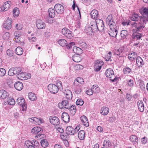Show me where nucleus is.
<instances>
[{"instance_id": "f257e3e1", "label": "nucleus", "mask_w": 148, "mask_h": 148, "mask_svg": "<svg viewBox=\"0 0 148 148\" xmlns=\"http://www.w3.org/2000/svg\"><path fill=\"white\" fill-rule=\"evenodd\" d=\"M148 20V18H146V17H143L139 22L138 21L131 22L132 27L136 28L139 31H140L143 29L145 27L144 24L147 23Z\"/></svg>"}, {"instance_id": "f03ea898", "label": "nucleus", "mask_w": 148, "mask_h": 148, "mask_svg": "<svg viewBox=\"0 0 148 148\" xmlns=\"http://www.w3.org/2000/svg\"><path fill=\"white\" fill-rule=\"evenodd\" d=\"M105 74L106 77L110 78V80L113 82H115L118 79V78L115 77L113 70L111 69L106 70Z\"/></svg>"}, {"instance_id": "7ed1b4c3", "label": "nucleus", "mask_w": 148, "mask_h": 148, "mask_svg": "<svg viewBox=\"0 0 148 148\" xmlns=\"http://www.w3.org/2000/svg\"><path fill=\"white\" fill-rule=\"evenodd\" d=\"M79 129V127H77L74 129L71 126H69L66 129V133L67 134L73 135L77 133Z\"/></svg>"}, {"instance_id": "20e7f679", "label": "nucleus", "mask_w": 148, "mask_h": 148, "mask_svg": "<svg viewBox=\"0 0 148 148\" xmlns=\"http://www.w3.org/2000/svg\"><path fill=\"white\" fill-rule=\"evenodd\" d=\"M16 103L18 105L22 106V110L23 111L26 110L27 106L24 98L22 97L18 98L16 100Z\"/></svg>"}, {"instance_id": "39448f33", "label": "nucleus", "mask_w": 148, "mask_h": 148, "mask_svg": "<svg viewBox=\"0 0 148 148\" xmlns=\"http://www.w3.org/2000/svg\"><path fill=\"white\" fill-rule=\"evenodd\" d=\"M111 16L109 15L106 19V23L110 27V29H116V26L113 20L111 18Z\"/></svg>"}, {"instance_id": "423d86ee", "label": "nucleus", "mask_w": 148, "mask_h": 148, "mask_svg": "<svg viewBox=\"0 0 148 148\" xmlns=\"http://www.w3.org/2000/svg\"><path fill=\"white\" fill-rule=\"evenodd\" d=\"M62 32L63 35L69 39H71L73 36L72 32L66 28L62 29Z\"/></svg>"}, {"instance_id": "0eeeda50", "label": "nucleus", "mask_w": 148, "mask_h": 148, "mask_svg": "<svg viewBox=\"0 0 148 148\" xmlns=\"http://www.w3.org/2000/svg\"><path fill=\"white\" fill-rule=\"evenodd\" d=\"M96 22L97 30L100 32L103 31L104 28V26L103 21L100 19H96Z\"/></svg>"}, {"instance_id": "6e6552de", "label": "nucleus", "mask_w": 148, "mask_h": 148, "mask_svg": "<svg viewBox=\"0 0 148 148\" xmlns=\"http://www.w3.org/2000/svg\"><path fill=\"white\" fill-rule=\"evenodd\" d=\"M104 64V62L101 60H97L96 61L95 63L94 71L97 72L99 71Z\"/></svg>"}, {"instance_id": "1a4fd4ad", "label": "nucleus", "mask_w": 148, "mask_h": 148, "mask_svg": "<svg viewBox=\"0 0 148 148\" xmlns=\"http://www.w3.org/2000/svg\"><path fill=\"white\" fill-rule=\"evenodd\" d=\"M68 99L64 100L60 103L58 104L59 107L61 109L64 108H69L70 107L71 105L69 103Z\"/></svg>"}, {"instance_id": "9d476101", "label": "nucleus", "mask_w": 148, "mask_h": 148, "mask_svg": "<svg viewBox=\"0 0 148 148\" xmlns=\"http://www.w3.org/2000/svg\"><path fill=\"white\" fill-rule=\"evenodd\" d=\"M48 88L49 91L52 93H56L58 91V87L53 84H50L48 86Z\"/></svg>"}, {"instance_id": "9b49d317", "label": "nucleus", "mask_w": 148, "mask_h": 148, "mask_svg": "<svg viewBox=\"0 0 148 148\" xmlns=\"http://www.w3.org/2000/svg\"><path fill=\"white\" fill-rule=\"evenodd\" d=\"M12 19L11 18H8L7 20H6L3 24V27L6 29H10L12 26Z\"/></svg>"}, {"instance_id": "f8f14e48", "label": "nucleus", "mask_w": 148, "mask_h": 148, "mask_svg": "<svg viewBox=\"0 0 148 148\" xmlns=\"http://www.w3.org/2000/svg\"><path fill=\"white\" fill-rule=\"evenodd\" d=\"M54 8L56 12L58 14H62L64 11L63 6L60 4H56L54 6Z\"/></svg>"}, {"instance_id": "ddd939ff", "label": "nucleus", "mask_w": 148, "mask_h": 148, "mask_svg": "<svg viewBox=\"0 0 148 148\" xmlns=\"http://www.w3.org/2000/svg\"><path fill=\"white\" fill-rule=\"evenodd\" d=\"M49 120L51 123L54 125L57 126L60 124L59 119L56 116H50Z\"/></svg>"}, {"instance_id": "4468645a", "label": "nucleus", "mask_w": 148, "mask_h": 148, "mask_svg": "<svg viewBox=\"0 0 148 148\" xmlns=\"http://www.w3.org/2000/svg\"><path fill=\"white\" fill-rule=\"evenodd\" d=\"M42 130L41 128L39 127H34L32 130V132L35 134H38V136H40V134L42 133Z\"/></svg>"}, {"instance_id": "2eb2a0df", "label": "nucleus", "mask_w": 148, "mask_h": 148, "mask_svg": "<svg viewBox=\"0 0 148 148\" xmlns=\"http://www.w3.org/2000/svg\"><path fill=\"white\" fill-rule=\"evenodd\" d=\"M29 121L32 123L35 124H40L43 122V120L42 119H38L36 117H34L33 119H30Z\"/></svg>"}, {"instance_id": "dca6fc26", "label": "nucleus", "mask_w": 148, "mask_h": 148, "mask_svg": "<svg viewBox=\"0 0 148 148\" xmlns=\"http://www.w3.org/2000/svg\"><path fill=\"white\" fill-rule=\"evenodd\" d=\"M62 119L65 123H66L69 122L70 121V117L68 114L65 112H63L61 116Z\"/></svg>"}, {"instance_id": "f3484780", "label": "nucleus", "mask_w": 148, "mask_h": 148, "mask_svg": "<svg viewBox=\"0 0 148 148\" xmlns=\"http://www.w3.org/2000/svg\"><path fill=\"white\" fill-rule=\"evenodd\" d=\"M142 17H143L140 16L138 14L134 13L130 16V19L132 21L137 22L139 20H140Z\"/></svg>"}, {"instance_id": "a211bd4d", "label": "nucleus", "mask_w": 148, "mask_h": 148, "mask_svg": "<svg viewBox=\"0 0 148 148\" xmlns=\"http://www.w3.org/2000/svg\"><path fill=\"white\" fill-rule=\"evenodd\" d=\"M36 26L38 29H41L45 28V25L44 22L40 19H38L37 20Z\"/></svg>"}, {"instance_id": "6ab92c4d", "label": "nucleus", "mask_w": 148, "mask_h": 148, "mask_svg": "<svg viewBox=\"0 0 148 148\" xmlns=\"http://www.w3.org/2000/svg\"><path fill=\"white\" fill-rule=\"evenodd\" d=\"M11 4V2L10 1L5 2L3 6L1 8V10H3V11H7L10 8Z\"/></svg>"}, {"instance_id": "aec40b11", "label": "nucleus", "mask_w": 148, "mask_h": 148, "mask_svg": "<svg viewBox=\"0 0 148 148\" xmlns=\"http://www.w3.org/2000/svg\"><path fill=\"white\" fill-rule=\"evenodd\" d=\"M80 119L83 124L86 127L89 126L88 121L87 117L83 115L81 116Z\"/></svg>"}, {"instance_id": "412c9836", "label": "nucleus", "mask_w": 148, "mask_h": 148, "mask_svg": "<svg viewBox=\"0 0 148 148\" xmlns=\"http://www.w3.org/2000/svg\"><path fill=\"white\" fill-rule=\"evenodd\" d=\"M15 88L18 90H21L23 88V83L20 82H15L14 84Z\"/></svg>"}, {"instance_id": "4be33fe9", "label": "nucleus", "mask_w": 148, "mask_h": 148, "mask_svg": "<svg viewBox=\"0 0 148 148\" xmlns=\"http://www.w3.org/2000/svg\"><path fill=\"white\" fill-rule=\"evenodd\" d=\"M14 36L15 41L16 42H18L20 40L21 34H19L18 31H15L13 32Z\"/></svg>"}, {"instance_id": "5701e85b", "label": "nucleus", "mask_w": 148, "mask_h": 148, "mask_svg": "<svg viewBox=\"0 0 148 148\" xmlns=\"http://www.w3.org/2000/svg\"><path fill=\"white\" fill-rule=\"evenodd\" d=\"M64 94L67 99L71 100L72 97V94L71 90L69 89L66 90L64 92Z\"/></svg>"}, {"instance_id": "b1692460", "label": "nucleus", "mask_w": 148, "mask_h": 148, "mask_svg": "<svg viewBox=\"0 0 148 148\" xmlns=\"http://www.w3.org/2000/svg\"><path fill=\"white\" fill-rule=\"evenodd\" d=\"M139 110L141 112L144 111V107L143 102L141 100H139L137 102Z\"/></svg>"}, {"instance_id": "393cba45", "label": "nucleus", "mask_w": 148, "mask_h": 148, "mask_svg": "<svg viewBox=\"0 0 148 148\" xmlns=\"http://www.w3.org/2000/svg\"><path fill=\"white\" fill-rule=\"evenodd\" d=\"M136 60L138 67H142L144 65L143 60L140 56L137 57Z\"/></svg>"}, {"instance_id": "a878e982", "label": "nucleus", "mask_w": 148, "mask_h": 148, "mask_svg": "<svg viewBox=\"0 0 148 148\" xmlns=\"http://www.w3.org/2000/svg\"><path fill=\"white\" fill-rule=\"evenodd\" d=\"M109 112V108L106 107H103L101 108L100 113L103 115H107Z\"/></svg>"}, {"instance_id": "bb28decb", "label": "nucleus", "mask_w": 148, "mask_h": 148, "mask_svg": "<svg viewBox=\"0 0 148 148\" xmlns=\"http://www.w3.org/2000/svg\"><path fill=\"white\" fill-rule=\"evenodd\" d=\"M73 50L74 52L76 53V55H80L83 52V50L82 49L76 46L73 47Z\"/></svg>"}, {"instance_id": "cd10ccee", "label": "nucleus", "mask_w": 148, "mask_h": 148, "mask_svg": "<svg viewBox=\"0 0 148 148\" xmlns=\"http://www.w3.org/2000/svg\"><path fill=\"white\" fill-rule=\"evenodd\" d=\"M68 109V111L72 115H73L75 114L76 111V108L75 105H71L70 107Z\"/></svg>"}, {"instance_id": "c85d7f7f", "label": "nucleus", "mask_w": 148, "mask_h": 148, "mask_svg": "<svg viewBox=\"0 0 148 148\" xmlns=\"http://www.w3.org/2000/svg\"><path fill=\"white\" fill-rule=\"evenodd\" d=\"M84 82V80L83 79L78 77L74 81L73 83L74 85L77 86L80 84H83Z\"/></svg>"}, {"instance_id": "c756f323", "label": "nucleus", "mask_w": 148, "mask_h": 148, "mask_svg": "<svg viewBox=\"0 0 148 148\" xmlns=\"http://www.w3.org/2000/svg\"><path fill=\"white\" fill-rule=\"evenodd\" d=\"M8 96V94L6 91L3 90H0V98L5 99Z\"/></svg>"}, {"instance_id": "7c9ffc66", "label": "nucleus", "mask_w": 148, "mask_h": 148, "mask_svg": "<svg viewBox=\"0 0 148 148\" xmlns=\"http://www.w3.org/2000/svg\"><path fill=\"white\" fill-rule=\"evenodd\" d=\"M96 23V20L95 21H91L90 23V26L94 32L97 31V30Z\"/></svg>"}, {"instance_id": "2f4dec72", "label": "nucleus", "mask_w": 148, "mask_h": 148, "mask_svg": "<svg viewBox=\"0 0 148 148\" xmlns=\"http://www.w3.org/2000/svg\"><path fill=\"white\" fill-rule=\"evenodd\" d=\"M78 137L81 140H83L85 138V133L84 130H81L78 133Z\"/></svg>"}, {"instance_id": "473e14b6", "label": "nucleus", "mask_w": 148, "mask_h": 148, "mask_svg": "<svg viewBox=\"0 0 148 148\" xmlns=\"http://www.w3.org/2000/svg\"><path fill=\"white\" fill-rule=\"evenodd\" d=\"M91 18L93 19L97 18L98 16V12L96 10H92L90 13Z\"/></svg>"}, {"instance_id": "72a5a7b5", "label": "nucleus", "mask_w": 148, "mask_h": 148, "mask_svg": "<svg viewBox=\"0 0 148 148\" xmlns=\"http://www.w3.org/2000/svg\"><path fill=\"white\" fill-rule=\"evenodd\" d=\"M140 12L143 15V17H147L148 16V7L144 8L140 10Z\"/></svg>"}, {"instance_id": "f704fd0d", "label": "nucleus", "mask_w": 148, "mask_h": 148, "mask_svg": "<svg viewBox=\"0 0 148 148\" xmlns=\"http://www.w3.org/2000/svg\"><path fill=\"white\" fill-rule=\"evenodd\" d=\"M16 77L18 79L21 80H23L26 79L25 73L21 71L16 75Z\"/></svg>"}, {"instance_id": "c9c22d12", "label": "nucleus", "mask_w": 148, "mask_h": 148, "mask_svg": "<svg viewBox=\"0 0 148 148\" xmlns=\"http://www.w3.org/2000/svg\"><path fill=\"white\" fill-rule=\"evenodd\" d=\"M130 140L131 141L134 143L135 144H138V139L137 137L135 135L131 136L130 137Z\"/></svg>"}, {"instance_id": "e433bc0d", "label": "nucleus", "mask_w": 148, "mask_h": 148, "mask_svg": "<svg viewBox=\"0 0 148 148\" xmlns=\"http://www.w3.org/2000/svg\"><path fill=\"white\" fill-rule=\"evenodd\" d=\"M136 53L135 52H134L129 54L128 58L130 60L133 61L136 59Z\"/></svg>"}, {"instance_id": "4c0bfd02", "label": "nucleus", "mask_w": 148, "mask_h": 148, "mask_svg": "<svg viewBox=\"0 0 148 148\" xmlns=\"http://www.w3.org/2000/svg\"><path fill=\"white\" fill-rule=\"evenodd\" d=\"M29 99L32 101H35L36 99V95L34 93L30 92L28 94Z\"/></svg>"}, {"instance_id": "58836bf2", "label": "nucleus", "mask_w": 148, "mask_h": 148, "mask_svg": "<svg viewBox=\"0 0 148 148\" xmlns=\"http://www.w3.org/2000/svg\"><path fill=\"white\" fill-rule=\"evenodd\" d=\"M54 9L53 8H50L49 9L48 12L49 16L51 18L54 17L55 16V12Z\"/></svg>"}, {"instance_id": "ea45409f", "label": "nucleus", "mask_w": 148, "mask_h": 148, "mask_svg": "<svg viewBox=\"0 0 148 148\" xmlns=\"http://www.w3.org/2000/svg\"><path fill=\"white\" fill-rule=\"evenodd\" d=\"M129 33L127 31L125 30H123L121 31L120 35L123 38H125L126 36L128 35Z\"/></svg>"}, {"instance_id": "a19ab883", "label": "nucleus", "mask_w": 148, "mask_h": 148, "mask_svg": "<svg viewBox=\"0 0 148 148\" xmlns=\"http://www.w3.org/2000/svg\"><path fill=\"white\" fill-rule=\"evenodd\" d=\"M32 143L33 148H38L40 145L39 143L36 140H33Z\"/></svg>"}, {"instance_id": "79ce46f5", "label": "nucleus", "mask_w": 148, "mask_h": 148, "mask_svg": "<svg viewBox=\"0 0 148 148\" xmlns=\"http://www.w3.org/2000/svg\"><path fill=\"white\" fill-rule=\"evenodd\" d=\"M117 34V31L116 29H110L109 34L113 37H116Z\"/></svg>"}, {"instance_id": "37998d69", "label": "nucleus", "mask_w": 148, "mask_h": 148, "mask_svg": "<svg viewBox=\"0 0 148 148\" xmlns=\"http://www.w3.org/2000/svg\"><path fill=\"white\" fill-rule=\"evenodd\" d=\"M23 49L20 47H18L16 49V54L18 55H21L23 53Z\"/></svg>"}, {"instance_id": "c03bdc74", "label": "nucleus", "mask_w": 148, "mask_h": 148, "mask_svg": "<svg viewBox=\"0 0 148 148\" xmlns=\"http://www.w3.org/2000/svg\"><path fill=\"white\" fill-rule=\"evenodd\" d=\"M73 60L75 62H78L81 61V58L79 55H76L73 56Z\"/></svg>"}, {"instance_id": "a18cd8bd", "label": "nucleus", "mask_w": 148, "mask_h": 148, "mask_svg": "<svg viewBox=\"0 0 148 148\" xmlns=\"http://www.w3.org/2000/svg\"><path fill=\"white\" fill-rule=\"evenodd\" d=\"M142 34L140 33H137L136 34H132V38L134 40H137L141 38Z\"/></svg>"}, {"instance_id": "49530a36", "label": "nucleus", "mask_w": 148, "mask_h": 148, "mask_svg": "<svg viewBox=\"0 0 148 148\" xmlns=\"http://www.w3.org/2000/svg\"><path fill=\"white\" fill-rule=\"evenodd\" d=\"M58 42L59 45L62 47L66 45L67 43L66 41L64 39L59 40Z\"/></svg>"}, {"instance_id": "de8ad7c7", "label": "nucleus", "mask_w": 148, "mask_h": 148, "mask_svg": "<svg viewBox=\"0 0 148 148\" xmlns=\"http://www.w3.org/2000/svg\"><path fill=\"white\" fill-rule=\"evenodd\" d=\"M82 91V89L81 87H76L74 89V91L75 94H80Z\"/></svg>"}, {"instance_id": "09e8293b", "label": "nucleus", "mask_w": 148, "mask_h": 148, "mask_svg": "<svg viewBox=\"0 0 148 148\" xmlns=\"http://www.w3.org/2000/svg\"><path fill=\"white\" fill-rule=\"evenodd\" d=\"M91 89L93 93H98L99 91V88L97 86L93 85L92 86Z\"/></svg>"}, {"instance_id": "8fccbe9b", "label": "nucleus", "mask_w": 148, "mask_h": 148, "mask_svg": "<svg viewBox=\"0 0 148 148\" xmlns=\"http://www.w3.org/2000/svg\"><path fill=\"white\" fill-rule=\"evenodd\" d=\"M123 51V48H119L115 50L114 51V54L117 55H119Z\"/></svg>"}, {"instance_id": "3c124183", "label": "nucleus", "mask_w": 148, "mask_h": 148, "mask_svg": "<svg viewBox=\"0 0 148 148\" xmlns=\"http://www.w3.org/2000/svg\"><path fill=\"white\" fill-rule=\"evenodd\" d=\"M85 31L86 33L89 34H90V33H92V32H94L90 26H86L85 29Z\"/></svg>"}, {"instance_id": "603ef678", "label": "nucleus", "mask_w": 148, "mask_h": 148, "mask_svg": "<svg viewBox=\"0 0 148 148\" xmlns=\"http://www.w3.org/2000/svg\"><path fill=\"white\" fill-rule=\"evenodd\" d=\"M124 74H127L130 73L131 71V69L128 67H125L123 69Z\"/></svg>"}, {"instance_id": "864d4df0", "label": "nucleus", "mask_w": 148, "mask_h": 148, "mask_svg": "<svg viewBox=\"0 0 148 148\" xmlns=\"http://www.w3.org/2000/svg\"><path fill=\"white\" fill-rule=\"evenodd\" d=\"M40 143L41 146L45 148L48 145V143L46 140H41Z\"/></svg>"}, {"instance_id": "5fc2aeb1", "label": "nucleus", "mask_w": 148, "mask_h": 148, "mask_svg": "<svg viewBox=\"0 0 148 148\" xmlns=\"http://www.w3.org/2000/svg\"><path fill=\"white\" fill-rule=\"evenodd\" d=\"M14 69V74H18L21 71V69L20 67L13 68Z\"/></svg>"}, {"instance_id": "6e6d98bb", "label": "nucleus", "mask_w": 148, "mask_h": 148, "mask_svg": "<svg viewBox=\"0 0 148 148\" xmlns=\"http://www.w3.org/2000/svg\"><path fill=\"white\" fill-rule=\"evenodd\" d=\"M8 103L10 105H14L15 103L14 100L12 98H9L8 100Z\"/></svg>"}, {"instance_id": "4d7b16f0", "label": "nucleus", "mask_w": 148, "mask_h": 148, "mask_svg": "<svg viewBox=\"0 0 148 148\" xmlns=\"http://www.w3.org/2000/svg\"><path fill=\"white\" fill-rule=\"evenodd\" d=\"M13 15L14 16H18L19 14L18 9L17 8H14L13 11Z\"/></svg>"}, {"instance_id": "13d9d810", "label": "nucleus", "mask_w": 148, "mask_h": 148, "mask_svg": "<svg viewBox=\"0 0 148 148\" xmlns=\"http://www.w3.org/2000/svg\"><path fill=\"white\" fill-rule=\"evenodd\" d=\"M25 145L28 148H33L32 143V141L29 140H26L25 142Z\"/></svg>"}, {"instance_id": "bf43d9fd", "label": "nucleus", "mask_w": 148, "mask_h": 148, "mask_svg": "<svg viewBox=\"0 0 148 148\" xmlns=\"http://www.w3.org/2000/svg\"><path fill=\"white\" fill-rule=\"evenodd\" d=\"M84 103V101L82 99H77L76 102V104L80 106H82Z\"/></svg>"}, {"instance_id": "052dcab7", "label": "nucleus", "mask_w": 148, "mask_h": 148, "mask_svg": "<svg viewBox=\"0 0 148 148\" xmlns=\"http://www.w3.org/2000/svg\"><path fill=\"white\" fill-rule=\"evenodd\" d=\"M83 66L80 64H77L74 66V69L76 70H78L83 69Z\"/></svg>"}, {"instance_id": "680f3d73", "label": "nucleus", "mask_w": 148, "mask_h": 148, "mask_svg": "<svg viewBox=\"0 0 148 148\" xmlns=\"http://www.w3.org/2000/svg\"><path fill=\"white\" fill-rule=\"evenodd\" d=\"M9 33L6 32L5 33L3 36V38L5 40H7L9 39L10 37Z\"/></svg>"}, {"instance_id": "e2e57ef3", "label": "nucleus", "mask_w": 148, "mask_h": 148, "mask_svg": "<svg viewBox=\"0 0 148 148\" xmlns=\"http://www.w3.org/2000/svg\"><path fill=\"white\" fill-rule=\"evenodd\" d=\"M6 71L3 68L0 69V76H4L5 74Z\"/></svg>"}, {"instance_id": "0e129e2a", "label": "nucleus", "mask_w": 148, "mask_h": 148, "mask_svg": "<svg viewBox=\"0 0 148 148\" xmlns=\"http://www.w3.org/2000/svg\"><path fill=\"white\" fill-rule=\"evenodd\" d=\"M13 69V68H12L9 70L8 72V75L9 76H12L15 75Z\"/></svg>"}, {"instance_id": "69168bd1", "label": "nucleus", "mask_w": 148, "mask_h": 148, "mask_svg": "<svg viewBox=\"0 0 148 148\" xmlns=\"http://www.w3.org/2000/svg\"><path fill=\"white\" fill-rule=\"evenodd\" d=\"M28 39L31 42H34L36 40V38L35 37H32V36L31 37H28Z\"/></svg>"}, {"instance_id": "338daca9", "label": "nucleus", "mask_w": 148, "mask_h": 148, "mask_svg": "<svg viewBox=\"0 0 148 148\" xmlns=\"http://www.w3.org/2000/svg\"><path fill=\"white\" fill-rule=\"evenodd\" d=\"M111 53L109 52V53L107 54L105 57V59L106 61H109L111 58Z\"/></svg>"}, {"instance_id": "774afa93", "label": "nucleus", "mask_w": 148, "mask_h": 148, "mask_svg": "<svg viewBox=\"0 0 148 148\" xmlns=\"http://www.w3.org/2000/svg\"><path fill=\"white\" fill-rule=\"evenodd\" d=\"M6 53L7 55L10 56H12L13 55V52L10 49L7 50Z\"/></svg>"}]
</instances>
